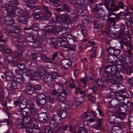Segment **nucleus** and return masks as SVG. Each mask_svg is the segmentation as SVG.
Listing matches in <instances>:
<instances>
[{
  "label": "nucleus",
  "mask_w": 133,
  "mask_h": 133,
  "mask_svg": "<svg viewBox=\"0 0 133 133\" xmlns=\"http://www.w3.org/2000/svg\"><path fill=\"white\" fill-rule=\"evenodd\" d=\"M47 27L45 29L46 31L48 33L51 32L53 34L58 35V32L59 31L60 29L58 30V32L56 31L54 26L52 25H49L46 26Z\"/></svg>",
  "instance_id": "obj_21"
},
{
  "label": "nucleus",
  "mask_w": 133,
  "mask_h": 133,
  "mask_svg": "<svg viewBox=\"0 0 133 133\" xmlns=\"http://www.w3.org/2000/svg\"><path fill=\"white\" fill-rule=\"evenodd\" d=\"M26 133H32L34 132L36 133H39L40 132L39 129H32V127H31L29 125L28 127H26Z\"/></svg>",
  "instance_id": "obj_36"
},
{
  "label": "nucleus",
  "mask_w": 133,
  "mask_h": 133,
  "mask_svg": "<svg viewBox=\"0 0 133 133\" xmlns=\"http://www.w3.org/2000/svg\"><path fill=\"white\" fill-rule=\"evenodd\" d=\"M91 51L90 59L92 60V58L95 57L96 56L97 52L96 48L94 47L91 49Z\"/></svg>",
  "instance_id": "obj_50"
},
{
  "label": "nucleus",
  "mask_w": 133,
  "mask_h": 133,
  "mask_svg": "<svg viewBox=\"0 0 133 133\" xmlns=\"http://www.w3.org/2000/svg\"><path fill=\"white\" fill-rule=\"evenodd\" d=\"M18 22L21 23L25 24L27 22V19L26 17L22 15L20 17L18 20Z\"/></svg>",
  "instance_id": "obj_51"
},
{
  "label": "nucleus",
  "mask_w": 133,
  "mask_h": 133,
  "mask_svg": "<svg viewBox=\"0 0 133 133\" xmlns=\"http://www.w3.org/2000/svg\"><path fill=\"white\" fill-rule=\"evenodd\" d=\"M18 39L16 41V43H21L22 42H25V35L20 34L18 35Z\"/></svg>",
  "instance_id": "obj_38"
},
{
  "label": "nucleus",
  "mask_w": 133,
  "mask_h": 133,
  "mask_svg": "<svg viewBox=\"0 0 133 133\" xmlns=\"http://www.w3.org/2000/svg\"><path fill=\"white\" fill-rule=\"evenodd\" d=\"M58 35L59 36V38H60V39L58 41L59 43H60L61 44V46L62 47L65 48L66 47L67 45H66V40L64 38H60V36H61V35L59 34L58 33Z\"/></svg>",
  "instance_id": "obj_44"
},
{
  "label": "nucleus",
  "mask_w": 133,
  "mask_h": 133,
  "mask_svg": "<svg viewBox=\"0 0 133 133\" xmlns=\"http://www.w3.org/2000/svg\"><path fill=\"white\" fill-rule=\"evenodd\" d=\"M37 63L35 61L31 62L29 65V68L31 70L34 69V70H36Z\"/></svg>",
  "instance_id": "obj_52"
},
{
  "label": "nucleus",
  "mask_w": 133,
  "mask_h": 133,
  "mask_svg": "<svg viewBox=\"0 0 133 133\" xmlns=\"http://www.w3.org/2000/svg\"><path fill=\"white\" fill-rule=\"evenodd\" d=\"M25 87L26 91L27 92H29V94H36L35 93H34V91H35L34 86L28 83L26 84Z\"/></svg>",
  "instance_id": "obj_32"
},
{
  "label": "nucleus",
  "mask_w": 133,
  "mask_h": 133,
  "mask_svg": "<svg viewBox=\"0 0 133 133\" xmlns=\"http://www.w3.org/2000/svg\"><path fill=\"white\" fill-rule=\"evenodd\" d=\"M14 12L11 14L13 15L14 14L18 16H21L23 13V11L18 8H14Z\"/></svg>",
  "instance_id": "obj_39"
},
{
  "label": "nucleus",
  "mask_w": 133,
  "mask_h": 133,
  "mask_svg": "<svg viewBox=\"0 0 133 133\" xmlns=\"http://www.w3.org/2000/svg\"><path fill=\"white\" fill-rule=\"evenodd\" d=\"M57 85L58 90H61L60 93L58 95V97L60 101H63L65 98L67 93V90L64 89V85L62 84H58Z\"/></svg>",
  "instance_id": "obj_5"
},
{
  "label": "nucleus",
  "mask_w": 133,
  "mask_h": 133,
  "mask_svg": "<svg viewBox=\"0 0 133 133\" xmlns=\"http://www.w3.org/2000/svg\"><path fill=\"white\" fill-rule=\"evenodd\" d=\"M36 96H33V100L39 106L42 107L46 102L47 101L37 99Z\"/></svg>",
  "instance_id": "obj_27"
},
{
  "label": "nucleus",
  "mask_w": 133,
  "mask_h": 133,
  "mask_svg": "<svg viewBox=\"0 0 133 133\" xmlns=\"http://www.w3.org/2000/svg\"><path fill=\"white\" fill-rule=\"evenodd\" d=\"M117 104L114 105L113 106L117 110H120L122 111V113L119 115L120 118L122 119L126 117V115L125 113L128 111L129 109L128 106L124 104V103H126L125 101L124 102H120L118 101Z\"/></svg>",
  "instance_id": "obj_3"
},
{
  "label": "nucleus",
  "mask_w": 133,
  "mask_h": 133,
  "mask_svg": "<svg viewBox=\"0 0 133 133\" xmlns=\"http://www.w3.org/2000/svg\"><path fill=\"white\" fill-rule=\"evenodd\" d=\"M109 3L110 5L109 6L112 8L114 11H116L119 10V8L118 6L116 5L114 1H111Z\"/></svg>",
  "instance_id": "obj_34"
},
{
  "label": "nucleus",
  "mask_w": 133,
  "mask_h": 133,
  "mask_svg": "<svg viewBox=\"0 0 133 133\" xmlns=\"http://www.w3.org/2000/svg\"><path fill=\"white\" fill-rule=\"evenodd\" d=\"M62 118H64L66 117L67 115L66 110H59L58 114Z\"/></svg>",
  "instance_id": "obj_47"
},
{
  "label": "nucleus",
  "mask_w": 133,
  "mask_h": 133,
  "mask_svg": "<svg viewBox=\"0 0 133 133\" xmlns=\"http://www.w3.org/2000/svg\"><path fill=\"white\" fill-rule=\"evenodd\" d=\"M5 78L7 81H11V83L7 85V89L12 93L15 94L18 85L15 81H12L14 78L13 74L9 71H6L5 73Z\"/></svg>",
  "instance_id": "obj_2"
},
{
  "label": "nucleus",
  "mask_w": 133,
  "mask_h": 133,
  "mask_svg": "<svg viewBox=\"0 0 133 133\" xmlns=\"http://www.w3.org/2000/svg\"><path fill=\"white\" fill-rule=\"evenodd\" d=\"M10 29H12V32L16 34H18L19 32L20 29L17 26L12 25L10 26Z\"/></svg>",
  "instance_id": "obj_45"
},
{
  "label": "nucleus",
  "mask_w": 133,
  "mask_h": 133,
  "mask_svg": "<svg viewBox=\"0 0 133 133\" xmlns=\"http://www.w3.org/2000/svg\"><path fill=\"white\" fill-rule=\"evenodd\" d=\"M17 61L16 58L11 55L7 56L4 59V63L6 65L8 64L14 63L17 62Z\"/></svg>",
  "instance_id": "obj_17"
},
{
  "label": "nucleus",
  "mask_w": 133,
  "mask_h": 133,
  "mask_svg": "<svg viewBox=\"0 0 133 133\" xmlns=\"http://www.w3.org/2000/svg\"><path fill=\"white\" fill-rule=\"evenodd\" d=\"M49 126L50 128L56 130H58L59 128V126L57 123H55L54 121L51 119L49 122Z\"/></svg>",
  "instance_id": "obj_33"
},
{
  "label": "nucleus",
  "mask_w": 133,
  "mask_h": 133,
  "mask_svg": "<svg viewBox=\"0 0 133 133\" xmlns=\"http://www.w3.org/2000/svg\"><path fill=\"white\" fill-rule=\"evenodd\" d=\"M105 2L104 3L103 5H102L101 4H100L101 7H99L98 10H95L96 14L98 15L99 16L101 15V14L100 13V11L101 10L103 11L104 10V8H105Z\"/></svg>",
  "instance_id": "obj_43"
},
{
  "label": "nucleus",
  "mask_w": 133,
  "mask_h": 133,
  "mask_svg": "<svg viewBox=\"0 0 133 133\" xmlns=\"http://www.w3.org/2000/svg\"><path fill=\"white\" fill-rule=\"evenodd\" d=\"M51 119L54 121L55 123L60 124L62 123V117L58 114L54 115L53 116L51 117Z\"/></svg>",
  "instance_id": "obj_23"
},
{
  "label": "nucleus",
  "mask_w": 133,
  "mask_h": 133,
  "mask_svg": "<svg viewBox=\"0 0 133 133\" xmlns=\"http://www.w3.org/2000/svg\"><path fill=\"white\" fill-rule=\"evenodd\" d=\"M41 58L42 61L46 63H52V61L51 58L48 57L44 54H42L41 56Z\"/></svg>",
  "instance_id": "obj_37"
},
{
  "label": "nucleus",
  "mask_w": 133,
  "mask_h": 133,
  "mask_svg": "<svg viewBox=\"0 0 133 133\" xmlns=\"http://www.w3.org/2000/svg\"><path fill=\"white\" fill-rule=\"evenodd\" d=\"M118 68L115 65L112 66L107 65L105 68V72L106 74L111 75L122 79L124 73L122 71H118Z\"/></svg>",
  "instance_id": "obj_1"
},
{
  "label": "nucleus",
  "mask_w": 133,
  "mask_h": 133,
  "mask_svg": "<svg viewBox=\"0 0 133 133\" xmlns=\"http://www.w3.org/2000/svg\"><path fill=\"white\" fill-rule=\"evenodd\" d=\"M117 118L116 116L115 115H111L108 117V121L110 123L115 124L117 123V121L116 120Z\"/></svg>",
  "instance_id": "obj_35"
},
{
  "label": "nucleus",
  "mask_w": 133,
  "mask_h": 133,
  "mask_svg": "<svg viewBox=\"0 0 133 133\" xmlns=\"http://www.w3.org/2000/svg\"><path fill=\"white\" fill-rule=\"evenodd\" d=\"M39 77L45 82H50L51 81V76L48 73L41 72L39 73Z\"/></svg>",
  "instance_id": "obj_14"
},
{
  "label": "nucleus",
  "mask_w": 133,
  "mask_h": 133,
  "mask_svg": "<svg viewBox=\"0 0 133 133\" xmlns=\"http://www.w3.org/2000/svg\"><path fill=\"white\" fill-rule=\"evenodd\" d=\"M122 66L125 72L129 75H130L131 73L133 71L132 67L129 65L127 64L124 65Z\"/></svg>",
  "instance_id": "obj_29"
},
{
  "label": "nucleus",
  "mask_w": 133,
  "mask_h": 133,
  "mask_svg": "<svg viewBox=\"0 0 133 133\" xmlns=\"http://www.w3.org/2000/svg\"><path fill=\"white\" fill-rule=\"evenodd\" d=\"M128 56L126 55L122 54L119 57V61L122 66L127 64L129 62V61L130 57H128Z\"/></svg>",
  "instance_id": "obj_15"
},
{
  "label": "nucleus",
  "mask_w": 133,
  "mask_h": 133,
  "mask_svg": "<svg viewBox=\"0 0 133 133\" xmlns=\"http://www.w3.org/2000/svg\"><path fill=\"white\" fill-rule=\"evenodd\" d=\"M109 5V3L107 2L105 4V8L108 12V17H110L112 15H115V13L113 12L114 11L112 10V8L110 7Z\"/></svg>",
  "instance_id": "obj_30"
},
{
  "label": "nucleus",
  "mask_w": 133,
  "mask_h": 133,
  "mask_svg": "<svg viewBox=\"0 0 133 133\" xmlns=\"http://www.w3.org/2000/svg\"><path fill=\"white\" fill-rule=\"evenodd\" d=\"M116 97V99L120 102H124L125 99H128L129 96L128 93L124 90L123 91L119 93H117Z\"/></svg>",
  "instance_id": "obj_10"
},
{
  "label": "nucleus",
  "mask_w": 133,
  "mask_h": 133,
  "mask_svg": "<svg viewBox=\"0 0 133 133\" xmlns=\"http://www.w3.org/2000/svg\"><path fill=\"white\" fill-rule=\"evenodd\" d=\"M29 126L27 124L24 126L22 122H21L19 123L18 124L17 127L18 128L20 129L21 128L24 129L25 128L26 130V127H28Z\"/></svg>",
  "instance_id": "obj_60"
},
{
  "label": "nucleus",
  "mask_w": 133,
  "mask_h": 133,
  "mask_svg": "<svg viewBox=\"0 0 133 133\" xmlns=\"http://www.w3.org/2000/svg\"><path fill=\"white\" fill-rule=\"evenodd\" d=\"M38 120L42 122L45 123L48 120V118L46 114L42 112L39 113L37 115Z\"/></svg>",
  "instance_id": "obj_20"
},
{
  "label": "nucleus",
  "mask_w": 133,
  "mask_h": 133,
  "mask_svg": "<svg viewBox=\"0 0 133 133\" xmlns=\"http://www.w3.org/2000/svg\"><path fill=\"white\" fill-rule=\"evenodd\" d=\"M14 15L11 14H8L5 17L4 22L8 25L13 24L14 23L13 18Z\"/></svg>",
  "instance_id": "obj_19"
},
{
  "label": "nucleus",
  "mask_w": 133,
  "mask_h": 133,
  "mask_svg": "<svg viewBox=\"0 0 133 133\" xmlns=\"http://www.w3.org/2000/svg\"><path fill=\"white\" fill-rule=\"evenodd\" d=\"M69 107L68 104H67L65 102H64L62 103L59 106L60 110H66Z\"/></svg>",
  "instance_id": "obj_46"
},
{
  "label": "nucleus",
  "mask_w": 133,
  "mask_h": 133,
  "mask_svg": "<svg viewBox=\"0 0 133 133\" xmlns=\"http://www.w3.org/2000/svg\"><path fill=\"white\" fill-rule=\"evenodd\" d=\"M43 130L44 133H52L53 132V130L47 126L44 127Z\"/></svg>",
  "instance_id": "obj_56"
},
{
  "label": "nucleus",
  "mask_w": 133,
  "mask_h": 133,
  "mask_svg": "<svg viewBox=\"0 0 133 133\" xmlns=\"http://www.w3.org/2000/svg\"><path fill=\"white\" fill-rule=\"evenodd\" d=\"M30 119L29 121L27 122H23V123L25 124H27L28 125V126L30 125V124L29 125V123L31 124H32H32L33 125L36 124L35 123H37L36 122V120L34 116H32V117H31L30 116ZM30 125L31 126V125Z\"/></svg>",
  "instance_id": "obj_41"
},
{
  "label": "nucleus",
  "mask_w": 133,
  "mask_h": 133,
  "mask_svg": "<svg viewBox=\"0 0 133 133\" xmlns=\"http://www.w3.org/2000/svg\"><path fill=\"white\" fill-rule=\"evenodd\" d=\"M84 0H76L75 8H80L84 4Z\"/></svg>",
  "instance_id": "obj_49"
},
{
  "label": "nucleus",
  "mask_w": 133,
  "mask_h": 133,
  "mask_svg": "<svg viewBox=\"0 0 133 133\" xmlns=\"http://www.w3.org/2000/svg\"><path fill=\"white\" fill-rule=\"evenodd\" d=\"M79 81L81 83L83 84L84 87L86 86L88 87V86L87 85V83L89 85H91L93 84L91 77L88 76H85L81 78L79 80Z\"/></svg>",
  "instance_id": "obj_11"
},
{
  "label": "nucleus",
  "mask_w": 133,
  "mask_h": 133,
  "mask_svg": "<svg viewBox=\"0 0 133 133\" xmlns=\"http://www.w3.org/2000/svg\"><path fill=\"white\" fill-rule=\"evenodd\" d=\"M60 18L61 20L67 26L71 22L69 18V15L67 14H62L60 16Z\"/></svg>",
  "instance_id": "obj_16"
},
{
  "label": "nucleus",
  "mask_w": 133,
  "mask_h": 133,
  "mask_svg": "<svg viewBox=\"0 0 133 133\" xmlns=\"http://www.w3.org/2000/svg\"><path fill=\"white\" fill-rule=\"evenodd\" d=\"M128 32L121 31L119 35L117 36L116 39L118 41H126L127 40V36H128Z\"/></svg>",
  "instance_id": "obj_13"
},
{
  "label": "nucleus",
  "mask_w": 133,
  "mask_h": 133,
  "mask_svg": "<svg viewBox=\"0 0 133 133\" xmlns=\"http://www.w3.org/2000/svg\"><path fill=\"white\" fill-rule=\"evenodd\" d=\"M110 86V89L114 92L116 91L118 89V83H113Z\"/></svg>",
  "instance_id": "obj_59"
},
{
  "label": "nucleus",
  "mask_w": 133,
  "mask_h": 133,
  "mask_svg": "<svg viewBox=\"0 0 133 133\" xmlns=\"http://www.w3.org/2000/svg\"><path fill=\"white\" fill-rule=\"evenodd\" d=\"M68 82L69 83V87L70 88L76 87L75 85V82L78 83V82L75 80H74L71 77H69L68 79Z\"/></svg>",
  "instance_id": "obj_28"
},
{
  "label": "nucleus",
  "mask_w": 133,
  "mask_h": 133,
  "mask_svg": "<svg viewBox=\"0 0 133 133\" xmlns=\"http://www.w3.org/2000/svg\"><path fill=\"white\" fill-rule=\"evenodd\" d=\"M38 0H28V5L29 6V7L32 8V6Z\"/></svg>",
  "instance_id": "obj_61"
},
{
  "label": "nucleus",
  "mask_w": 133,
  "mask_h": 133,
  "mask_svg": "<svg viewBox=\"0 0 133 133\" xmlns=\"http://www.w3.org/2000/svg\"><path fill=\"white\" fill-rule=\"evenodd\" d=\"M122 79L111 75L107 76L106 81L108 83H119L121 81Z\"/></svg>",
  "instance_id": "obj_9"
},
{
  "label": "nucleus",
  "mask_w": 133,
  "mask_h": 133,
  "mask_svg": "<svg viewBox=\"0 0 133 133\" xmlns=\"http://www.w3.org/2000/svg\"><path fill=\"white\" fill-rule=\"evenodd\" d=\"M49 1L53 4V5L54 7H58L60 5L58 3L60 0H49Z\"/></svg>",
  "instance_id": "obj_62"
},
{
  "label": "nucleus",
  "mask_w": 133,
  "mask_h": 133,
  "mask_svg": "<svg viewBox=\"0 0 133 133\" xmlns=\"http://www.w3.org/2000/svg\"><path fill=\"white\" fill-rule=\"evenodd\" d=\"M117 93H115L114 91H111L110 92L108 95V96L109 98L112 99L111 101V103L112 104L113 106L114 105H116L118 103V100L116 99V97Z\"/></svg>",
  "instance_id": "obj_12"
},
{
  "label": "nucleus",
  "mask_w": 133,
  "mask_h": 133,
  "mask_svg": "<svg viewBox=\"0 0 133 133\" xmlns=\"http://www.w3.org/2000/svg\"><path fill=\"white\" fill-rule=\"evenodd\" d=\"M69 18L71 23L70 24H71L72 23H76L77 21V17L74 14H71L69 15Z\"/></svg>",
  "instance_id": "obj_40"
},
{
  "label": "nucleus",
  "mask_w": 133,
  "mask_h": 133,
  "mask_svg": "<svg viewBox=\"0 0 133 133\" xmlns=\"http://www.w3.org/2000/svg\"><path fill=\"white\" fill-rule=\"evenodd\" d=\"M60 39L59 37L57 38L51 37L50 39L51 43L54 46H56L58 47H60L61 45L60 43H59V44L58 43V42L59 40Z\"/></svg>",
  "instance_id": "obj_31"
},
{
  "label": "nucleus",
  "mask_w": 133,
  "mask_h": 133,
  "mask_svg": "<svg viewBox=\"0 0 133 133\" xmlns=\"http://www.w3.org/2000/svg\"><path fill=\"white\" fill-rule=\"evenodd\" d=\"M117 87L118 93H119V92H121L124 90L125 89V87L124 85L120 84H118Z\"/></svg>",
  "instance_id": "obj_57"
},
{
  "label": "nucleus",
  "mask_w": 133,
  "mask_h": 133,
  "mask_svg": "<svg viewBox=\"0 0 133 133\" xmlns=\"http://www.w3.org/2000/svg\"><path fill=\"white\" fill-rule=\"evenodd\" d=\"M2 97L3 96H0V103L5 108H6L7 107V102L3 100Z\"/></svg>",
  "instance_id": "obj_63"
},
{
  "label": "nucleus",
  "mask_w": 133,
  "mask_h": 133,
  "mask_svg": "<svg viewBox=\"0 0 133 133\" xmlns=\"http://www.w3.org/2000/svg\"><path fill=\"white\" fill-rule=\"evenodd\" d=\"M34 36L31 34H28L25 35V42H34Z\"/></svg>",
  "instance_id": "obj_42"
},
{
  "label": "nucleus",
  "mask_w": 133,
  "mask_h": 133,
  "mask_svg": "<svg viewBox=\"0 0 133 133\" xmlns=\"http://www.w3.org/2000/svg\"><path fill=\"white\" fill-rule=\"evenodd\" d=\"M84 98L82 97H79L76 99L75 102H76L77 105H79L81 104L82 103L84 102Z\"/></svg>",
  "instance_id": "obj_58"
},
{
  "label": "nucleus",
  "mask_w": 133,
  "mask_h": 133,
  "mask_svg": "<svg viewBox=\"0 0 133 133\" xmlns=\"http://www.w3.org/2000/svg\"><path fill=\"white\" fill-rule=\"evenodd\" d=\"M118 42L120 44V48L121 49H123V46L122 45V43H123L127 47V52L128 55H130L131 52H132V45L131 43L129 41H119Z\"/></svg>",
  "instance_id": "obj_8"
},
{
  "label": "nucleus",
  "mask_w": 133,
  "mask_h": 133,
  "mask_svg": "<svg viewBox=\"0 0 133 133\" xmlns=\"http://www.w3.org/2000/svg\"><path fill=\"white\" fill-rule=\"evenodd\" d=\"M60 64L64 68H68L71 65V62L66 58L62 59L60 62Z\"/></svg>",
  "instance_id": "obj_18"
},
{
  "label": "nucleus",
  "mask_w": 133,
  "mask_h": 133,
  "mask_svg": "<svg viewBox=\"0 0 133 133\" xmlns=\"http://www.w3.org/2000/svg\"><path fill=\"white\" fill-rule=\"evenodd\" d=\"M30 109L27 107L18 108V111L23 116V122H28L30 119Z\"/></svg>",
  "instance_id": "obj_4"
},
{
  "label": "nucleus",
  "mask_w": 133,
  "mask_h": 133,
  "mask_svg": "<svg viewBox=\"0 0 133 133\" xmlns=\"http://www.w3.org/2000/svg\"><path fill=\"white\" fill-rule=\"evenodd\" d=\"M3 7L5 10L8 14H11L14 12V8H12V6L8 4H5L3 5Z\"/></svg>",
  "instance_id": "obj_25"
},
{
  "label": "nucleus",
  "mask_w": 133,
  "mask_h": 133,
  "mask_svg": "<svg viewBox=\"0 0 133 133\" xmlns=\"http://www.w3.org/2000/svg\"><path fill=\"white\" fill-rule=\"evenodd\" d=\"M36 96L37 99L47 101V98L46 95L43 94H39L35 96Z\"/></svg>",
  "instance_id": "obj_48"
},
{
  "label": "nucleus",
  "mask_w": 133,
  "mask_h": 133,
  "mask_svg": "<svg viewBox=\"0 0 133 133\" xmlns=\"http://www.w3.org/2000/svg\"><path fill=\"white\" fill-rule=\"evenodd\" d=\"M65 31L61 29L58 32L59 34L61 35L60 38H64L67 41V43L71 45H72L74 44V39L71 38L70 36H67V33L64 32Z\"/></svg>",
  "instance_id": "obj_6"
},
{
  "label": "nucleus",
  "mask_w": 133,
  "mask_h": 133,
  "mask_svg": "<svg viewBox=\"0 0 133 133\" xmlns=\"http://www.w3.org/2000/svg\"><path fill=\"white\" fill-rule=\"evenodd\" d=\"M68 127V124H66L61 126H59V128L58 129L60 131V132H63L67 131V129Z\"/></svg>",
  "instance_id": "obj_53"
},
{
  "label": "nucleus",
  "mask_w": 133,
  "mask_h": 133,
  "mask_svg": "<svg viewBox=\"0 0 133 133\" xmlns=\"http://www.w3.org/2000/svg\"><path fill=\"white\" fill-rule=\"evenodd\" d=\"M15 44L16 45L17 47V50H19L20 51L22 52V53L23 52L25 51V47L23 45L19 44L18 43H15Z\"/></svg>",
  "instance_id": "obj_54"
},
{
  "label": "nucleus",
  "mask_w": 133,
  "mask_h": 133,
  "mask_svg": "<svg viewBox=\"0 0 133 133\" xmlns=\"http://www.w3.org/2000/svg\"><path fill=\"white\" fill-rule=\"evenodd\" d=\"M87 97L89 100L92 103L94 102L96 100V98L94 96H92L90 94L88 95L87 96Z\"/></svg>",
  "instance_id": "obj_64"
},
{
  "label": "nucleus",
  "mask_w": 133,
  "mask_h": 133,
  "mask_svg": "<svg viewBox=\"0 0 133 133\" xmlns=\"http://www.w3.org/2000/svg\"><path fill=\"white\" fill-rule=\"evenodd\" d=\"M28 103V100L25 98H23L21 99H16L14 101V104L15 107L19 106V108H24Z\"/></svg>",
  "instance_id": "obj_7"
},
{
  "label": "nucleus",
  "mask_w": 133,
  "mask_h": 133,
  "mask_svg": "<svg viewBox=\"0 0 133 133\" xmlns=\"http://www.w3.org/2000/svg\"><path fill=\"white\" fill-rule=\"evenodd\" d=\"M29 108L30 110V116H34V115L37 114V111L36 109L35 108L34 103H31L30 104Z\"/></svg>",
  "instance_id": "obj_22"
},
{
  "label": "nucleus",
  "mask_w": 133,
  "mask_h": 133,
  "mask_svg": "<svg viewBox=\"0 0 133 133\" xmlns=\"http://www.w3.org/2000/svg\"><path fill=\"white\" fill-rule=\"evenodd\" d=\"M87 129L84 127H79L78 129L77 133H88Z\"/></svg>",
  "instance_id": "obj_55"
},
{
  "label": "nucleus",
  "mask_w": 133,
  "mask_h": 133,
  "mask_svg": "<svg viewBox=\"0 0 133 133\" xmlns=\"http://www.w3.org/2000/svg\"><path fill=\"white\" fill-rule=\"evenodd\" d=\"M132 13L128 11H125L123 13V15L122 16V18L124 20L129 21L132 18Z\"/></svg>",
  "instance_id": "obj_24"
},
{
  "label": "nucleus",
  "mask_w": 133,
  "mask_h": 133,
  "mask_svg": "<svg viewBox=\"0 0 133 133\" xmlns=\"http://www.w3.org/2000/svg\"><path fill=\"white\" fill-rule=\"evenodd\" d=\"M107 58L109 62L111 63H115L118 59L117 56H115L112 55H109L107 56Z\"/></svg>",
  "instance_id": "obj_26"
}]
</instances>
